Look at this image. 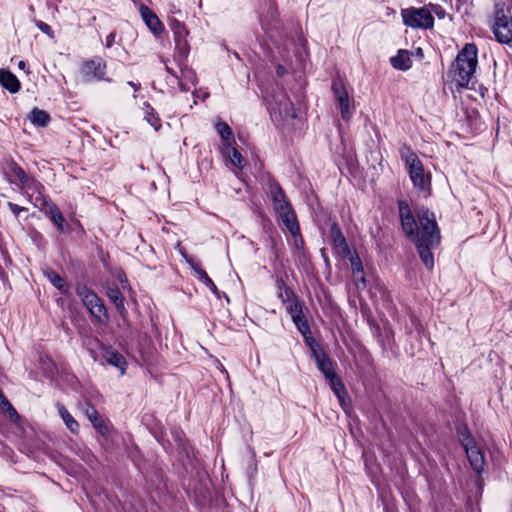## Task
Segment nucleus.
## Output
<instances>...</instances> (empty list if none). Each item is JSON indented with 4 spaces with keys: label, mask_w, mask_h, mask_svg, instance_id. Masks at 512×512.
Masks as SVG:
<instances>
[{
    "label": "nucleus",
    "mask_w": 512,
    "mask_h": 512,
    "mask_svg": "<svg viewBox=\"0 0 512 512\" xmlns=\"http://www.w3.org/2000/svg\"><path fill=\"white\" fill-rule=\"evenodd\" d=\"M398 208L403 231L416 245L424 265L431 270L434 267L432 249L440 245V232L434 213L425 207L417 209V222L405 201H399Z\"/></svg>",
    "instance_id": "1"
},
{
    "label": "nucleus",
    "mask_w": 512,
    "mask_h": 512,
    "mask_svg": "<svg viewBox=\"0 0 512 512\" xmlns=\"http://www.w3.org/2000/svg\"><path fill=\"white\" fill-rule=\"evenodd\" d=\"M477 64V47L473 43H468L458 53L449 71L452 80L458 87L467 88L469 86Z\"/></svg>",
    "instance_id": "2"
},
{
    "label": "nucleus",
    "mask_w": 512,
    "mask_h": 512,
    "mask_svg": "<svg viewBox=\"0 0 512 512\" xmlns=\"http://www.w3.org/2000/svg\"><path fill=\"white\" fill-rule=\"evenodd\" d=\"M76 294L81 299L91 316L99 323L106 324L109 320L106 307L96 293L84 284H77Z\"/></svg>",
    "instance_id": "3"
},
{
    "label": "nucleus",
    "mask_w": 512,
    "mask_h": 512,
    "mask_svg": "<svg viewBox=\"0 0 512 512\" xmlns=\"http://www.w3.org/2000/svg\"><path fill=\"white\" fill-rule=\"evenodd\" d=\"M401 158L405 160L410 178L414 186L420 190H426L429 186V177L425 175L422 162L418 156L407 146L400 149Z\"/></svg>",
    "instance_id": "4"
},
{
    "label": "nucleus",
    "mask_w": 512,
    "mask_h": 512,
    "mask_svg": "<svg viewBox=\"0 0 512 512\" xmlns=\"http://www.w3.org/2000/svg\"><path fill=\"white\" fill-rule=\"evenodd\" d=\"M492 30L498 42L509 44L512 41V16L509 11L496 9Z\"/></svg>",
    "instance_id": "5"
},
{
    "label": "nucleus",
    "mask_w": 512,
    "mask_h": 512,
    "mask_svg": "<svg viewBox=\"0 0 512 512\" xmlns=\"http://www.w3.org/2000/svg\"><path fill=\"white\" fill-rule=\"evenodd\" d=\"M403 22L412 28L430 29L434 25V18L426 8H407L401 11Z\"/></svg>",
    "instance_id": "6"
},
{
    "label": "nucleus",
    "mask_w": 512,
    "mask_h": 512,
    "mask_svg": "<svg viewBox=\"0 0 512 512\" xmlns=\"http://www.w3.org/2000/svg\"><path fill=\"white\" fill-rule=\"evenodd\" d=\"M332 91L338 103L342 119L348 121L352 116V109L350 105L351 99L343 81L340 78H335L333 80Z\"/></svg>",
    "instance_id": "7"
},
{
    "label": "nucleus",
    "mask_w": 512,
    "mask_h": 512,
    "mask_svg": "<svg viewBox=\"0 0 512 512\" xmlns=\"http://www.w3.org/2000/svg\"><path fill=\"white\" fill-rule=\"evenodd\" d=\"M463 446L472 469L476 473H481L484 470L485 465L484 454L476 445L471 435H467L463 440Z\"/></svg>",
    "instance_id": "8"
},
{
    "label": "nucleus",
    "mask_w": 512,
    "mask_h": 512,
    "mask_svg": "<svg viewBox=\"0 0 512 512\" xmlns=\"http://www.w3.org/2000/svg\"><path fill=\"white\" fill-rule=\"evenodd\" d=\"M287 310L300 333L304 337H306L307 334H310V327L303 314L302 305L299 303V301L296 299L294 295L292 301L287 306Z\"/></svg>",
    "instance_id": "9"
},
{
    "label": "nucleus",
    "mask_w": 512,
    "mask_h": 512,
    "mask_svg": "<svg viewBox=\"0 0 512 512\" xmlns=\"http://www.w3.org/2000/svg\"><path fill=\"white\" fill-rule=\"evenodd\" d=\"M313 357L315 359L318 369L323 373L326 379H329L336 375L333 367V362L329 356L323 351L318 345H311Z\"/></svg>",
    "instance_id": "10"
},
{
    "label": "nucleus",
    "mask_w": 512,
    "mask_h": 512,
    "mask_svg": "<svg viewBox=\"0 0 512 512\" xmlns=\"http://www.w3.org/2000/svg\"><path fill=\"white\" fill-rule=\"evenodd\" d=\"M41 201V207L40 209L44 211V213L50 218V220L56 225L58 230L60 232H65V224L66 220L60 211V209L57 207L56 204L53 202H48L43 197L40 198Z\"/></svg>",
    "instance_id": "11"
},
{
    "label": "nucleus",
    "mask_w": 512,
    "mask_h": 512,
    "mask_svg": "<svg viewBox=\"0 0 512 512\" xmlns=\"http://www.w3.org/2000/svg\"><path fill=\"white\" fill-rule=\"evenodd\" d=\"M277 214L279 215L283 225L286 227V229L291 233V235L294 238L300 236L299 224L297 221L295 211L293 210L292 206L287 209L277 212Z\"/></svg>",
    "instance_id": "12"
},
{
    "label": "nucleus",
    "mask_w": 512,
    "mask_h": 512,
    "mask_svg": "<svg viewBox=\"0 0 512 512\" xmlns=\"http://www.w3.org/2000/svg\"><path fill=\"white\" fill-rule=\"evenodd\" d=\"M139 11L144 22L155 35L161 34L163 32L164 27L161 21L149 7L141 4Z\"/></svg>",
    "instance_id": "13"
},
{
    "label": "nucleus",
    "mask_w": 512,
    "mask_h": 512,
    "mask_svg": "<svg viewBox=\"0 0 512 512\" xmlns=\"http://www.w3.org/2000/svg\"><path fill=\"white\" fill-rule=\"evenodd\" d=\"M330 235L333 241V245L337 249V252L342 257H348L350 255V248L343 233L341 232V229L336 223L331 226Z\"/></svg>",
    "instance_id": "14"
},
{
    "label": "nucleus",
    "mask_w": 512,
    "mask_h": 512,
    "mask_svg": "<svg viewBox=\"0 0 512 512\" xmlns=\"http://www.w3.org/2000/svg\"><path fill=\"white\" fill-rule=\"evenodd\" d=\"M270 194L276 212L291 207V204L289 203L285 195V192L278 183L270 184Z\"/></svg>",
    "instance_id": "15"
},
{
    "label": "nucleus",
    "mask_w": 512,
    "mask_h": 512,
    "mask_svg": "<svg viewBox=\"0 0 512 512\" xmlns=\"http://www.w3.org/2000/svg\"><path fill=\"white\" fill-rule=\"evenodd\" d=\"M273 101L276 105V107H273V109H276L280 114L290 118L296 117V110L294 105L286 95L280 94L274 96Z\"/></svg>",
    "instance_id": "16"
},
{
    "label": "nucleus",
    "mask_w": 512,
    "mask_h": 512,
    "mask_svg": "<svg viewBox=\"0 0 512 512\" xmlns=\"http://www.w3.org/2000/svg\"><path fill=\"white\" fill-rule=\"evenodd\" d=\"M172 30L175 35L176 46L183 53H186L188 50V43L185 40V37L188 34L185 26L177 20H174L172 23Z\"/></svg>",
    "instance_id": "17"
},
{
    "label": "nucleus",
    "mask_w": 512,
    "mask_h": 512,
    "mask_svg": "<svg viewBox=\"0 0 512 512\" xmlns=\"http://www.w3.org/2000/svg\"><path fill=\"white\" fill-rule=\"evenodd\" d=\"M0 84L11 93L18 92L21 87L17 77L6 69H0Z\"/></svg>",
    "instance_id": "18"
},
{
    "label": "nucleus",
    "mask_w": 512,
    "mask_h": 512,
    "mask_svg": "<svg viewBox=\"0 0 512 512\" xmlns=\"http://www.w3.org/2000/svg\"><path fill=\"white\" fill-rule=\"evenodd\" d=\"M106 64L101 60H90L85 62L83 72L86 75H92L94 78L104 79Z\"/></svg>",
    "instance_id": "19"
},
{
    "label": "nucleus",
    "mask_w": 512,
    "mask_h": 512,
    "mask_svg": "<svg viewBox=\"0 0 512 512\" xmlns=\"http://www.w3.org/2000/svg\"><path fill=\"white\" fill-rule=\"evenodd\" d=\"M191 264L192 269L197 274L198 279L205 284L218 298L221 297L220 291L217 289L216 285L212 281V279L208 276V274L203 270L198 264L193 261H188Z\"/></svg>",
    "instance_id": "20"
},
{
    "label": "nucleus",
    "mask_w": 512,
    "mask_h": 512,
    "mask_svg": "<svg viewBox=\"0 0 512 512\" xmlns=\"http://www.w3.org/2000/svg\"><path fill=\"white\" fill-rule=\"evenodd\" d=\"M107 297L115 305L116 309L122 317L127 314V310L124 305V297L118 287H109L107 290Z\"/></svg>",
    "instance_id": "21"
},
{
    "label": "nucleus",
    "mask_w": 512,
    "mask_h": 512,
    "mask_svg": "<svg viewBox=\"0 0 512 512\" xmlns=\"http://www.w3.org/2000/svg\"><path fill=\"white\" fill-rule=\"evenodd\" d=\"M391 64L399 70H407L411 67V57L408 51L400 50L398 54L391 58Z\"/></svg>",
    "instance_id": "22"
},
{
    "label": "nucleus",
    "mask_w": 512,
    "mask_h": 512,
    "mask_svg": "<svg viewBox=\"0 0 512 512\" xmlns=\"http://www.w3.org/2000/svg\"><path fill=\"white\" fill-rule=\"evenodd\" d=\"M58 412L65 422L67 428L70 430L71 433L77 434L79 431V424L78 422L73 418V416L68 412V410L65 408L64 405L58 403L57 404Z\"/></svg>",
    "instance_id": "23"
},
{
    "label": "nucleus",
    "mask_w": 512,
    "mask_h": 512,
    "mask_svg": "<svg viewBox=\"0 0 512 512\" xmlns=\"http://www.w3.org/2000/svg\"><path fill=\"white\" fill-rule=\"evenodd\" d=\"M233 144L234 143H228V145H224L223 154L229 158L230 162L235 167L241 168L244 163V158L239 151L233 147Z\"/></svg>",
    "instance_id": "24"
},
{
    "label": "nucleus",
    "mask_w": 512,
    "mask_h": 512,
    "mask_svg": "<svg viewBox=\"0 0 512 512\" xmlns=\"http://www.w3.org/2000/svg\"><path fill=\"white\" fill-rule=\"evenodd\" d=\"M31 122L39 127H45L50 122V115L41 109L34 108L29 116Z\"/></svg>",
    "instance_id": "25"
},
{
    "label": "nucleus",
    "mask_w": 512,
    "mask_h": 512,
    "mask_svg": "<svg viewBox=\"0 0 512 512\" xmlns=\"http://www.w3.org/2000/svg\"><path fill=\"white\" fill-rule=\"evenodd\" d=\"M105 360L107 363L119 368L121 370V374H124L126 361L120 353L115 351H107L105 353Z\"/></svg>",
    "instance_id": "26"
},
{
    "label": "nucleus",
    "mask_w": 512,
    "mask_h": 512,
    "mask_svg": "<svg viewBox=\"0 0 512 512\" xmlns=\"http://www.w3.org/2000/svg\"><path fill=\"white\" fill-rule=\"evenodd\" d=\"M144 118L156 131L161 127V120L149 103H144Z\"/></svg>",
    "instance_id": "27"
},
{
    "label": "nucleus",
    "mask_w": 512,
    "mask_h": 512,
    "mask_svg": "<svg viewBox=\"0 0 512 512\" xmlns=\"http://www.w3.org/2000/svg\"><path fill=\"white\" fill-rule=\"evenodd\" d=\"M348 257H349V260H350V263H351L353 276L357 277L358 274H361L362 288H364L365 285H366V279H365V276H364V269H363V265H362L361 259L359 258L358 255H353L351 252H350V255Z\"/></svg>",
    "instance_id": "28"
},
{
    "label": "nucleus",
    "mask_w": 512,
    "mask_h": 512,
    "mask_svg": "<svg viewBox=\"0 0 512 512\" xmlns=\"http://www.w3.org/2000/svg\"><path fill=\"white\" fill-rule=\"evenodd\" d=\"M215 128L221 138L225 141V145H228V143H235L233 132L227 123L219 121L216 123Z\"/></svg>",
    "instance_id": "29"
},
{
    "label": "nucleus",
    "mask_w": 512,
    "mask_h": 512,
    "mask_svg": "<svg viewBox=\"0 0 512 512\" xmlns=\"http://www.w3.org/2000/svg\"><path fill=\"white\" fill-rule=\"evenodd\" d=\"M46 277L50 280V282L62 293L66 294L68 288L63 280V278L53 270H47L45 272Z\"/></svg>",
    "instance_id": "30"
},
{
    "label": "nucleus",
    "mask_w": 512,
    "mask_h": 512,
    "mask_svg": "<svg viewBox=\"0 0 512 512\" xmlns=\"http://www.w3.org/2000/svg\"><path fill=\"white\" fill-rule=\"evenodd\" d=\"M330 383V386H331V389L334 391V393L337 395V397L339 398V400L341 402L344 401V395L346 394L345 392V387L341 381V379L335 375L329 379H327Z\"/></svg>",
    "instance_id": "31"
},
{
    "label": "nucleus",
    "mask_w": 512,
    "mask_h": 512,
    "mask_svg": "<svg viewBox=\"0 0 512 512\" xmlns=\"http://www.w3.org/2000/svg\"><path fill=\"white\" fill-rule=\"evenodd\" d=\"M0 407L3 411L7 412L10 419L15 422L20 418L19 414L15 410V408L10 404L9 400L5 397V395L0 391Z\"/></svg>",
    "instance_id": "32"
},
{
    "label": "nucleus",
    "mask_w": 512,
    "mask_h": 512,
    "mask_svg": "<svg viewBox=\"0 0 512 512\" xmlns=\"http://www.w3.org/2000/svg\"><path fill=\"white\" fill-rule=\"evenodd\" d=\"M21 187L22 189H25L27 193L32 191L38 192L39 194H41V189L43 188L40 182L30 177L27 179V182L21 184Z\"/></svg>",
    "instance_id": "33"
},
{
    "label": "nucleus",
    "mask_w": 512,
    "mask_h": 512,
    "mask_svg": "<svg viewBox=\"0 0 512 512\" xmlns=\"http://www.w3.org/2000/svg\"><path fill=\"white\" fill-rule=\"evenodd\" d=\"M12 175L15 176L19 182L22 184L24 182H27V179L29 176L26 174V172L18 165L14 164L11 168Z\"/></svg>",
    "instance_id": "34"
},
{
    "label": "nucleus",
    "mask_w": 512,
    "mask_h": 512,
    "mask_svg": "<svg viewBox=\"0 0 512 512\" xmlns=\"http://www.w3.org/2000/svg\"><path fill=\"white\" fill-rule=\"evenodd\" d=\"M93 427L104 437H107L110 433V428L104 418L95 423Z\"/></svg>",
    "instance_id": "35"
},
{
    "label": "nucleus",
    "mask_w": 512,
    "mask_h": 512,
    "mask_svg": "<svg viewBox=\"0 0 512 512\" xmlns=\"http://www.w3.org/2000/svg\"><path fill=\"white\" fill-rule=\"evenodd\" d=\"M82 410L89 420L92 419V416H94L98 413L97 409L92 404H90L88 402H85L82 405Z\"/></svg>",
    "instance_id": "36"
},
{
    "label": "nucleus",
    "mask_w": 512,
    "mask_h": 512,
    "mask_svg": "<svg viewBox=\"0 0 512 512\" xmlns=\"http://www.w3.org/2000/svg\"><path fill=\"white\" fill-rule=\"evenodd\" d=\"M37 26H38V28H39L43 33H45V34H47V35H49V36H51V37L53 36V31H52L51 27H50L48 24H46V23H44V22H42V21H39V22L37 23Z\"/></svg>",
    "instance_id": "37"
},
{
    "label": "nucleus",
    "mask_w": 512,
    "mask_h": 512,
    "mask_svg": "<svg viewBox=\"0 0 512 512\" xmlns=\"http://www.w3.org/2000/svg\"><path fill=\"white\" fill-rule=\"evenodd\" d=\"M8 207L10 208V210L12 211V213L17 217L19 216L20 212L26 210L24 207H21L17 204H14L12 202H9L8 203Z\"/></svg>",
    "instance_id": "38"
},
{
    "label": "nucleus",
    "mask_w": 512,
    "mask_h": 512,
    "mask_svg": "<svg viewBox=\"0 0 512 512\" xmlns=\"http://www.w3.org/2000/svg\"><path fill=\"white\" fill-rule=\"evenodd\" d=\"M115 37H116V34L114 32H111L107 38H106V47L107 48H110L113 43H114V40H115Z\"/></svg>",
    "instance_id": "39"
},
{
    "label": "nucleus",
    "mask_w": 512,
    "mask_h": 512,
    "mask_svg": "<svg viewBox=\"0 0 512 512\" xmlns=\"http://www.w3.org/2000/svg\"><path fill=\"white\" fill-rule=\"evenodd\" d=\"M276 73L278 76H283L286 74V68L282 65H278L277 68H276Z\"/></svg>",
    "instance_id": "40"
},
{
    "label": "nucleus",
    "mask_w": 512,
    "mask_h": 512,
    "mask_svg": "<svg viewBox=\"0 0 512 512\" xmlns=\"http://www.w3.org/2000/svg\"><path fill=\"white\" fill-rule=\"evenodd\" d=\"M103 417L99 414V412L92 416V419H90V422L92 423V425H94L95 423H97L98 421H100V419H102Z\"/></svg>",
    "instance_id": "41"
},
{
    "label": "nucleus",
    "mask_w": 512,
    "mask_h": 512,
    "mask_svg": "<svg viewBox=\"0 0 512 512\" xmlns=\"http://www.w3.org/2000/svg\"><path fill=\"white\" fill-rule=\"evenodd\" d=\"M128 85L131 86L135 91H138L141 88V85L139 83H134L132 81H129Z\"/></svg>",
    "instance_id": "42"
},
{
    "label": "nucleus",
    "mask_w": 512,
    "mask_h": 512,
    "mask_svg": "<svg viewBox=\"0 0 512 512\" xmlns=\"http://www.w3.org/2000/svg\"><path fill=\"white\" fill-rule=\"evenodd\" d=\"M354 278H355L357 287L360 288V286L362 285V283H361V274H358L357 277H354Z\"/></svg>",
    "instance_id": "43"
},
{
    "label": "nucleus",
    "mask_w": 512,
    "mask_h": 512,
    "mask_svg": "<svg viewBox=\"0 0 512 512\" xmlns=\"http://www.w3.org/2000/svg\"><path fill=\"white\" fill-rule=\"evenodd\" d=\"M434 11L439 17H442L444 15V10L441 9L440 7L436 8Z\"/></svg>",
    "instance_id": "44"
},
{
    "label": "nucleus",
    "mask_w": 512,
    "mask_h": 512,
    "mask_svg": "<svg viewBox=\"0 0 512 512\" xmlns=\"http://www.w3.org/2000/svg\"><path fill=\"white\" fill-rule=\"evenodd\" d=\"M461 434H462V436H463L462 441L467 437V435H470L466 428H465V431H462V432H461Z\"/></svg>",
    "instance_id": "45"
},
{
    "label": "nucleus",
    "mask_w": 512,
    "mask_h": 512,
    "mask_svg": "<svg viewBox=\"0 0 512 512\" xmlns=\"http://www.w3.org/2000/svg\"><path fill=\"white\" fill-rule=\"evenodd\" d=\"M25 66H26V64H25V62H24V61H20V62L18 63V67H19L20 69H24V68H25Z\"/></svg>",
    "instance_id": "46"
},
{
    "label": "nucleus",
    "mask_w": 512,
    "mask_h": 512,
    "mask_svg": "<svg viewBox=\"0 0 512 512\" xmlns=\"http://www.w3.org/2000/svg\"><path fill=\"white\" fill-rule=\"evenodd\" d=\"M166 70H167L170 74L175 75L174 71H173L172 69H170L169 67H166Z\"/></svg>",
    "instance_id": "47"
}]
</instances>
